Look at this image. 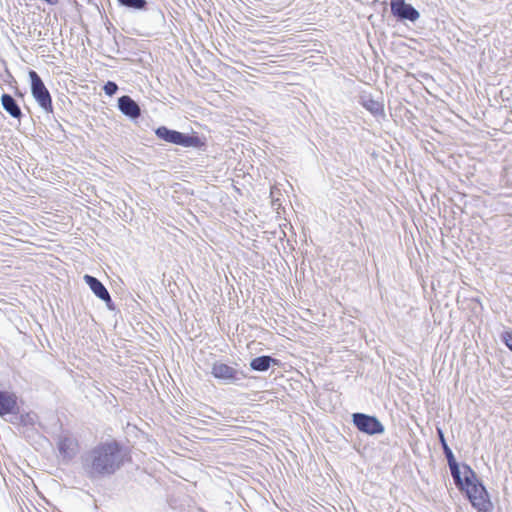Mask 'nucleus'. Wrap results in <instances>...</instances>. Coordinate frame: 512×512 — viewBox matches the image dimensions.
I'll return each instance as SVG.
<instances>
[{
  "label": "nucleus",
  "mask_w": 512,
  "mask_h": 512,
  "mask_svg": "<svg viewBox=\"0 0 512 512\" xmlns=\"http://www.w3.org/2000/svg\"><path fill=\"white\" fill-rule=\"evenodd\" d=\"M52 127H53L54 129H57V130H59L60 132H62V133H63V137H64V138H66V134H65L66 132H65V129H64V127L62 126V124H61L58 120H56V119H55V124H54V125H52Z\"/></svg>",
  "instance_id": "obj_20"
},
{
  "label": "nucleus",
  "mask_w": 512,
  "mask_h": 512,
  "mask_svg": "<svg viewBox=\"0 0 512 512\" xmlns=\"http://www.w3.org/2000/svg\"><path fill=\"white\" fill-rule=\"evenodd\" d=\"M159 14H160V16H161L162 18H164V14H163V12H162L161 10H159Z\"/></svg>",
  "instance_id": "obj_24"
},
{
  "label": "nucleus",
  "mask_w": 512,
  "mask_h": 512,
  "mask_svg": "<svg viewBox=\"0 0 512 512\" xmlns=\"http://www.w3.org/2000/svg\"><path fill=\"white\" fill-rule=\"evenodd\" d=\"M436 430H437V434H438L440 443L442 444L443 441H447V439L445 437L444 430L441 427H439V426L436 427Z\"/></svg>",
  "instance_id": "obj_19"
},
{
  "label": "nucleus",
  "mask_w": 512,
  "mask_h": 512,
  "mask_svg": "<svg viewBox=\"0 0 512 512\" xmlns=\"http://www.w3.org/2000/svg\"><path fill=\"white\" fill-rule=\"evenodd\" d=\"M153 131L158 140L171 145L193 148L199 151H205L207 148L206 138L196 131L185 133L165 125H160L154 128Z\"/></svg>",
  "instance_id": "obj_3"
},
{
  "label": "nucleus",
  "mask_w": 512,
  "mask_h": 512,
  "mask_svg": "<svg viewBox=\"0 0 512 512\" xmlns=\"http://www.w3.org/2000/svg\"><path fill=\"white\" fill-rule=\"evenodd\" d=\"M359 103L367 111H369L373 116H375V117H378V116L384 117L385 116V110H384L383 102L374 99L371 95L361 96Z\"/></svg>",
  "instance_id": "obj_14"
},
{
  "label": "nucleus",
  "mask_w": 512,
  "mask_h": 512,
  "mask_svg": "<svg viewBox=\"0 0 512 512\" xmlns=\"http://www.w3.org/2000/svg\"><path fill=\"white\" fill-rule=\"evenodd\" d=\"M85 284L89 287L92 293L106 305L109 311H116L117 307L111 298V295L105 285L95 276L85 274L83 276Z\"/></svg>",
  "instance_id": "obj_9"
},
{
  "label": "nucleus",
  "mask_w": 512,
  "mask_h": 512,
  "mask_svg": "<svg viewBox=\"0 0 512 512\" xmlns=\"http://www.w3.org/2000/svg\"><path fill=\"white\" fill-rule=\"evenodd\" d=\"M441 446H442L444 458L448 461V450H449L448 441H443Z\"/></svg>",
  "instance_id": "obj_21"
},
{
  "label": "nucleus",
  "mask_w": 512,
  "mask_h": 512,
  "mask_svg": "<svg viewBox=\"0 0 512 512\" xmlns=\"http://www.w3.org/2000/svg\"><path fill=\"white\" fill-rule=\"evenodd\" d=\"M390 9L397 22L415 23L420 18L419 11L405 0H390Z\"/></svg>",
  "instance_id": "obj_7"
},
{
  "label": "nucleus",
  "mask_w": 512,
  "mask_h": 512,
  "mask_svg": "<svg viewBox=\"0 0 512 512\" xmlns=\"http://www.w3.org/2000/svg\"><path fill=\"white\" fill-rule=\"evenodd\" d=\"M130 460V449L115 438L98 442L80 456L83 473L91 481L113 477Z\"/></svg>",
  "instance_id": "obj_1"
},
{
  "label": "nucleus",
  "mask_w": 512,
  "mask_h": 512,
  "mask_svg": "<svg viewBox=\"0 0 512 512\" xmlns=\"http://www.w3.org/2000/svg\"><path fill=\"white\" fill-rule=\"evenodd\" d=\"M281 361L271 355H261L250 360V369L256 372H266L271 367L280 366Z\"/></svg>",
  "instance_id": "obj_12"
},
{
  "label": "nucleus",
  "mask_w": 512,
  "mask_h": 512,
  "mask_svg": "<svg viewBox=\"0 0 512 512\" xmlns=\"http://www.w3.org/2000/svg\"><path fill=\"white\" fill-rule=\"evenodd\" d=\"M31 95L38 106L47 114L53 113L52 97L42 78L35 70H29Z\"/></svg>",
  "instance_id": "obj_5"
},
{
  "label": "nucleus",
  "mask_w": 512,
  "mask_h": 512,
  "mask_svg": "<svg viewBox=\"0 0 512 512\" xmlns=\"http://www.w3.org/2000/svg\"><path fill=\"white\" fill-rule=\"evenodd\" d=\"M57 449L64 462H70L79 452V441L70 432L57 436Z\"/></svg>",
  "instance_id": "obj_8"
},
{
  "label": "nucleus",
  "mask_w": 512,
  "mask_h": 512,
  "mask_svg": "<svg viewBox=\"0 0 512 512\" xmlns=\"http://www.w3.org/2000/svg\"><path fill=\"white\" fill-rule=\"evenodd\" d=\"M117 109L134 124H138L140 118H142V109L139 103L130 95L124 94L118 97Z\"/></svg>",
  "instance_id": "obj_10"
},
{
  "label": "nucleus",
  "mask_w": 512,
  "mask_h": 512,
  "mask_svg": "<svg viewBox=\"0 0 512 512\" xmlns=\"http://www.w3.org/2000/svg\"><path fill=\"white\" fill-rule=\"evenodd\" d=\"M37 418V414L32 411L23 413L19 411L17 416H10L7 421L11 424H19L21 426L28 427L34 426Z\"/></svg>",
  "instance_id": "obj_15"
},
{
  "label": "nucleus",
  "mask_w": 512,
  "mask_h": 512,
  "mask_svg": "<svg viewBox=\"0 0 512 512\" xmlns=\"http://www.w3.org/2000/svg\"><path fill=\"white\" fill-rule=\"evenodd\" d=\"M118 5L128 11L145 12L148 10L149 2L147 0H116Z\"/></svg>",
  "instance_id": "obj_16"
},
{
  "label": "nucleus",
  "mask_w": 512,
  "mask_h": 512,
  "mask_svg": "<svg viewBox=\"0 0 512 512\" xmlns=\"http://www.w3.org/2000/svg\"><path fill=\"white\" fill-rule=\"evenodd\" d=\"M351 422L360 433L368 436L381 435L385 432V426L375 415L355 412L351 415Z\"/></svg>",
  "instance_id": "obj_6"
},
{
  "label": "nucleus",
  "mask_w": 512,
  "mask_h": 512,
  "mask_svg": "<svg viewBox=\"0 0 512 512\" xmlns=\"http://www.w3.org/2000/svg\"><path fill=\"white\" fill-rule=\"evenodd\" d=\"M0 101L2 108L6 111V113H8L14 119L21 120L23 117L21 107L12 95L3 93L1 95Z\"/></svg>",
  "instance_id": "obj_13"
},
{
  "label": "nucleus",
  "mask_w": 512,
  "mask_h": 512,
  "mask_svg": "<svg viewBox=\"0 0 512 512\" xmlns=\"http://www.w3.org/2000/svg\"><path fill=\"white\" fill-rule=\"evenodd\" d=\"M233 364L215 360L211 363L210 374L221 385L245 387L244 380L248 378L247 373L239 368L238 363L234 362Z\"/></svg>",
  "instance_id": "obj_4"
},
{
  "label": "nucleus",
  "mask_w": 512,
  "mask_h": 512,
  "mask_svg": "<svg viewBox=\"0 0 512 512\" xmlns=\"http://www.w3.org/2000/svg\"><path fill=\"white\" fill-rule=\"evenodd\" d=\"M450 472L458 489L469 499L478 512H491L493 504L486 488L478 481L475 472L466 464L457 463L450 451Z\"/></svg>",
  "instance_id": "obj_2"
},
{
  "label": "nucleus",
  "mask_w": 512,
  "mask_h": 512,
  "mask_svg": "<svg viewBox=\"0 0 512 512\" xmlns=\"http://www.w3.org/2000/svg\"><path fill=\"white\" fill-rule=\"evenodd\" d=\"M119 87L117 85L116 82L114 81H107L104 85H103V91L105 93V95L111 97L113 95H115L118 91Z\"/></svg>",
  "instance_id": "obj_17"
},
{
  "label": "nucleus",
  "mask_w": 512,
  "mask_h": 512,
  "mask_svg": "<svg viewBox=\"0 0 512 512\" xmlns=\"http://www.w3.org/2000/svg\"><path fill=\"white\" fill-rule=\"evenodd\" d=\"M19 402L15 392L0 389V417L7 421V416H17L20 411Z\"/></svg>",
  "instance_id": "obj_11"
},
{
  "label": "nucleus",
  "mask_w": 512,
  "mask_h": 512,
  "mask_svg": "<svg viewBox=\"0 0 512 512\" xmlns=\"http://www.w3.org/2000/svg\"><path fill=\"white\" fill-rule=\"evenodd\" d=\"M441 236H442V239H441L442 244H443V245H445V241H444V232H443L442 230H441Z\"/></svg>",
  "instance_id": "obj_22"
},
{
  "label": "nucleus",
  "mask_w": 512,
  "mask_h": 512,
  "mask_svg": "<svg viewBox=\"0 0 512 512\" xmlns=\"http://www.w3.org/2000/svg\"><path fill=\"white\" fill-rule=\"evenodd\" d=\"M441 339H442L443 343H445V342L448 340V336H447L446 338H443V337L441 336Z\"/></svg>",
  "instance_id": "obj_23"
},
{
  "label": "nucleus",
  "mask_w": 512,
  "mask_h": 512,
  "mask_svg": "<svg viewBox=\"0 0 512 512\" xmlns=\"http://www.w3.org/2000/svg\"><path fill=\"white\" fill-rule=\"evenodd\" d=\"M502 341L512 351V330L505 331L501 335Z\"/></svg>",
  "instance_id": "obj_18"
}]
</instances>
